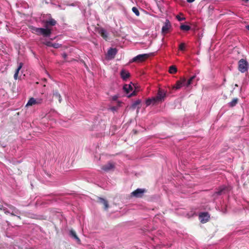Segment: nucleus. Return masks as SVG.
Listing matches in <instances>:
<instances>
[{
  "label": "nucleus",
  "instance_id": "1",
  "mask_svg": "<svg viewBox=\"0 0 249 249\" xmlns=\"http://www.w3.org/2000/svg\"><path fill=\"white\" fill-rule=\"evenodd\" d=\"M249 68V63L248 62L244 59H241L238 62V70L242 73H244L248 71Z\"/></svg>",
  "mask_w": 249,
  "mask_h": 249
},
{
  "label": "nucleus",
  "instance_id": "2",
  "mask_svg": "<svg viewBox=\"0 0 249 249\" xmlns=\"http://www.w3.org/2000/svg\"><path fill=\"white\" fill-rule=\"evenodd\" d=\"M149 56L148 54H141L137 55L132 58L130 62H137L140 63L144 61Z\"/></svg>",
  "mask_w": 249,
  "mask_h": 249
},
{
  "label": "nucleus",
  "instance_id": "3",
  "mask_svg": "<svg viewBox=\"0 0 249 249\" xmlns=\"http://www.w3.org/2000/svg\"><path fill=\"white\" fill-rule=\"evenodd\" d=\"M171 28L172 26L170 21L167 19H166L161 29L162 34L165 35L168 33L170 32Z\"/></svg>",
  "mask_w": 249,
  "mask_h": 249
},
{
  "label": "nucleus",
  "instance_id": "4",
  "mask_svg": "<svg viewBox=\"0 0 249 249\" xmlns=\"http://www.w3.org/2000/svg\"><path fill=\"white\" fill-rule=\"evenodd\" d=\"M145 192V189L138 188L131 193V196L136 198L142 197Z\"/></svg>",
  "mask_w": 249,
  "mask_h": 249
},
{
  "label": "nucleus",
  "instance_id": "5",
  "mask_svg": "<svg viewBox=\"0 0 249 249\" xmlns=\"http://www.w3.org/2000/svg\"><path fill=\"white\" fill-rule=\"evenodd\" d=\"M166 96V93L165 91L160 89L158 90L157 95L155 97V99H156V102H162L164 100V98Z\"/></svg>",
  "mask_w": 249,
  "mask_h": 249
},
{
  "label": "nucleus",
  "instance_id": "6",
  "mask_svg": "<svg viewBox=\"0 0 249 249\" xmlns=\"http://www.w3.org/2000/svg\"><path fill=\"white\" fill-rule=\"evenodd\" d=\"M115 168V164L112 162H109L107 164L103 165L101 169L105 172H107L110 171H113Z\"/></svg>",
  "mask_w": 249,
  "mask_h": 249
},
{
  "label": "nucleus",
  "instance_id": "7",
  "mask_svg": "<svg viewBox=\"0 0 249 249\" xmlns=\"http://www.w3.org/2000/svg\"><path fill=\"white\" fill-rule=\"evenodd\" d=\"M199 217L201 222L204 223L209 221L210 215L208 212L200 213L199 214Z\"/></svg>",
  "mask_w": 249,
  "mask_h": 249
},
{
  "label": "nucleus",
  "instance_id": "8",
  "mask_svg": "<svg viewBox=\"0 0 249 249\" xmlns=\"http://www.w3.org/2000/svg\"><path fill=\"white\" fill-rule=\"evenodd\" d=\"M51 33V29L47 27H45V28H40V35H42L44 37H49Z\"/></svg>",
  "mask_w": 249,
  "mask_h": 249
},
{
  "label": "nucleus",
  "instance_id": "9",
  "mask_svg": "<svg viewBox=\"0 0 249 249\" xmlns=\"http://www.w3.org/2000/svg\"><path fill=\"white\" fill-rule=\"evenodd\" d=\"M44 27L49 28L50 26H54L56 24V21L53 18H50L49 20L44 21Z\"/></svg>",
  "mask_w": 249,
  "mask_h": 249
},
{
  "label": "nucleus",
  "instance_id": "10",
  "mask_svg": "<svg viewBox=\"0 0 249 249\" xmlns=\"http://www.w3.org/2000/svg\"><path fill=\"white\" fill-rule=\"evenodd\" d=\"M117 53V50L116 48H110L107 51V56L110 59L114 58Z\"/></svg>",
  "mask_w": 249,
  "mask_h": 249
},
{
  "label": "nucleus",
  "instance_id": "11",
  "mask_svg": "<svg viewBox=\"0 0 249 249\" xmlns=\"http://www.w3.org/2000/svg\"><path fill=\"white\" fill-rule=\"evenodd\" d=\"M186 79L185 78H181L180 80L177 82L176 86L174 87L176 89H180L183 86H186Z\"/></svg>",
  "mask_w": 249,
  "mask_h": 249
},
{
  "label": "nucleus",
  "instance_id": "12",
  "mask_svg": "<svg viewBox=\"0 0 249 249\" xmlns=\"http://www.w3.org/2000/svg\"><path fill=\"white\" fill-rule=\"evenodd\" d=\"M98 33L101 35V36L105 40L107 39V34L105 29L103 28H100L98 29Z\"/></svg>",
  "mask_w": 249,
  "mask_h": 249
},
{
  "label": "nucleus",
  "instance_id": "13",
  "mask_svg": "<svg viewBox=\"0 0 249 249\" xmlns=\"http://www.w3.org/2000/svg\"><path fill=\"white\" fill-rule=\"evenodd\" d=\"M43 44L48 47H53V48H56V49L59 48L61 46V45L58 43H53L51 42V41H46L45 42H44Z\"/></svg>",
  "mask_w": 249,
  "mask_h": 249
},
{
  "label": "nucleus",
  "instance_id": "14",
  "mask_svg": "<svg viewBox=\"0 0 249 249\" xmlns=\"http://www.w3.org/2000/svg\"><path fill=\"white\" fill-rule=\"evenodd\" d=\"M98 202L99 203H100V204H102L104 205V208L106 210L107 209V208H108V202L106 199H104L103 198H101V197H99L98 198Z\"/></svg>",
  "mask_w": 249,
  "mask_h": 249
},
{
  "label": "nucleus",
  "instance_id": "15",
  "mask_svg": "<svg viewBox=\"0 0 249 249\" xmlns=\"http://www.w3.org/2000/svg\"><path fill=\"white\" fill-rule=\"evenodd\" d=\"M130 73L127 71L124 70H123L121 71V77L124 80H126L127 78L130 77Z\"/></svg>",
  "mask_w": 249,
  "mask_h": 249
},
{
  "label": "nucleus",
  "instance_id": "16",
  "mask_svg": "<svg viewBox=\"0 0 249 249\" xmlns=\"http://www.w3.org/2000/svg\"><path fill=\"white\" fill-rule=\"evenodd\" d=\"M53 97L56 99L58 100L59 103H60L62 100L61 96L60 93L57 90H54L53 91Z\"/></svg>",
  "mask_w": 249,
  "mask_h": 249
},
{
  "label": "nucleus",
  "instance_id": "17",
  "mask_svg": "<svg viewBox=\"0 0 249 249\" xmlns=\"http://www.w3.org/2000/svg\"><path fill=\"white\" fill-rule=\"evenodd\" d=\"M70 235L71 236L73 237L74 239L76 240V242L78 243H80V242H81V240L80 239H79V238L77 236V235H76V233L75 232V231L73 230H71L70 231Z\"/></svg>",
  "mask_w": 249,
  "mask_h": 249
},
{
  "label": "nucleus",
  "instance_id": "18",
  "mask_svg": "<svg viewBox=\"0 0 249 249\" xmlns=\"http://www.w3.org/2000/svg\"><path fill=\"white\" fill-rule=\"evenodd\" d=\"M123 89L126 94H128L130 91L132 90L133 88L130 84H125L124 86Z\"/></svg>",
  "mask_w": 249,
  "mask_h": 249
},
{
  "label": "nucleus",
  "instance_id": "19",
  "mask_svg": "<svg viewBox=\"0 0 249 249\" xmlns=\"http://www.w3.org/2000/svg\"><path fill=\"white\" fill-rule=\"evenodd\" d=\"M36 100L35 98H34L33 97L30 98L29 99V100H28V102L27 103L26 106L28 107V106H32L34 105H36Z\"/></svg>",
  "mask_w": 249,
  "mask_h": 249
},
{
  "label": "nucleus",
  "instance_id": "20",
  "mask_svg": "<svg viewBox=\"0 0 249 249\" xmlns=\"http://www.w3.org/2000/svg\"><path fill=\"white\" fill-rule=\"evenodd\" d=\"M30 28L32 30L33 33L36 34L38 36H40V28H37L36 27L31 26Z\"/></svg>",
  "mask_w": 249,
  "mask_h": 249
},
{
  "label": "nucleus",
  "instance_id": "21",
  "mask_svg": "<svg viewBox=\"0 0 249 249\" xmlns=\"http://www.w3.org/2000/svg\"><path fill=\"white\" fill-rule=\"evenodd\" d=\"M6 205L8 207V208L11 210V211H12V212H15L16 213H19V211L15 207L10 204H6Z\"/></svg>",
  "mask_w": 249,
  "mask_h": 249
},
{
  "label": "nucleus",
  "instance_id": "22",
  "mask_svg": "<svg viewBox=\"0 0 249 249\" xmlns=\"http://www.w3.org/2000/svg\"><path fill=\"white\" fill-rule=\"evenodd\" d=\"M180 29L183 31H188L191 29V27L187 25L181 24Z\"/></svg>",
  "mask_w": 249,
  "mask_h": 249
},
{
  "label": "nucleus",
  "instance_id": "23",
  "mask_svg": "<svg viewBox=\"0 0 249 249\" xmlns=\"http://www.w3.org/2000/svg\"><path fill=\"white\" fill-rule=\"evenodd\" d=\"M177 71V69L175 66L172 65L169 67V72L171 74H174Z\"/></svg>",
  "mask_w": 249,
  "mask_h": 249
},
{
  "label": "nucleus",
  "instance_id": "24",
  "mask_svg": "<svg viewBox=\"0 0 249 249\" xmlns=\"http://www.w3.org/2000/svg\"><path fill=\"white\" fill-rule=\"evenodd\" d=\"M157 102H156V99H155V98L153 97L152 99H148L146 101V106H149L151 103L155 104V103H157Z\"/></svg>",
  "mask_w": 249,
  "mask_h": 249
},
{
  "label": "nucleus",
  "instance_id": "25",
  "mask_svg": "<svg viewBox=\"0 0 249 249\" xmlns=\"http://www.w3.org/2000/svg\"><path fill=\"white\" fill-rule=\"evenodd\" d=\"M196 77V75H194L192 76L187 81H186V86L187 87H188L190 85L192 84V81L195 79Z\"/></svg>",
  "mask_w": 249,
  "mask_h": 249
},
{
  "label": "nucleus",
  "instance_id": "26",
  "mask_svg": "<svg viewBox=\"0 0 249 249\" xmlns=\"http://www.w3.org/2000/svg\"><path fill=\"white\" fill-rule=\"evenodd\" d=\"M226 191V188H220L218 191L215 192V193L218 195H221L223 194V193H225Z\"/></svg>",
  "mask_w": 249,
  "mask_h": 249
},
{
  "label": "nucleus",
  "instance_id": "27",
  "mask_svg": "<svg viewBox=\"0 0 249 249\" xmlns=\"http://www.w3.org/2000/svg\"><path fill=\"white\" fill-rule=\"evenodd\" d=\"M140 103H141V101L140 100H138L132 104L131 107L133 109H135L136 108V106L137 105H139Z\"/></svg>",
  "mask_w": 249,
  "mask_h": 249
},
{
  "label": "nucleus",
  "instance_id": "28",
  "mask_svg": "<svg viewBox=\"0 0 249 249\" xmlns=\"http://www.w3.org/2000/svg\"><path fill=\"white\" fill-rule=\"evenodd\" d=\"M132 10L135 14V15L137 16H140V12H139L138 9L136 7H133L132 9Z\"/></svg>",
  "mask_w": 249,
  "mask_h": 249
},
{
  "label": "nucleus",
  "instance_id": "29",
  "mask_svg": "<svg viewBox=\"0 0 249 249\" xmlns=\"http://www.w3.org/2000/svg\"><path fill=\"white\" fill-rule=\"evenodd\" d=\"M22 66H23V63H21H21H20L19 64V65H18V68L16 69V71H15V73H18H18H19V71H20V70L22 68Z\"/></svg>",
  "mask_w": 249,
  "mask_h": 249
},
{
  "label": "nucleus",
  "instance_id": "30",
  "mask_svg": "<svg viewBox=\"0 0 249 249\" xmlns=\"http://www.w3.org/2000/svg\"><path fill=\"white\" fill-rule=\"evenodd\" d=\"M185 45L184 43H181L179 45V49L182 51L185 50Z\"/></svg>",
  "mask_w": 249,
  "mask_h": 249
},
{
  "label": "nucleus",
  "instance_id": "31",
  "mask_svg": "<svg viewBox=\"0 0 249 249\" xmlns=\"http://www.w3.org/2000/svg\"><path fill=\"white\" fill-rule=\"evenodd\" d=\"M35 99L36 100V105L40 104L43 102L42 99L40 98H36Z\"/></svg>",
  "mask_w": 249,
  "mask_h": 249
},
{
  "label": "nucleus",
  "instance_id": "32",
  "mask_svg": "<svg viewBox=\"0 0 249 249\" xmlns=\"http://www.w3.org/2000/svg\"><path fill=\"white\" fill-rule=\"evenodd\" d=\"M137 92L136 91H133L130 95L128 96V97H132L136 95Z\"/></svg>",
  "mask_w": 249,
  "mask_h": 249
},
{
  "label": "nucleus",
  "instance_id": "33",
  "mask_svg": "<svg viewBox=\"0 0 249 249\" xmlns=\"http://www.w3.org/2000/svg\"><path fill=\"white\" fill-rule=\"evenodd\" d=\"M3 211L4 212V213H6V214H8V213H10V211H9L7 210V208H5V207L3 208Z\"/></svg>",
  "mask_w": 249,
  "mask_h": 249
},
{
  "label": "nucleus",
  "instance_id": "34",
  "mask_svg": "<svg viewBox=\"0 0 249 249\" xmlns=\"http://www.w3.org/2000/svg\"><path fill=\"white\" fill-rule=\"evenodd\" d=\"M236 52L238 54H239L241 53L240 51L239 50L238 48H237L236 47H234V52Z\"/></svg>",
  "mask_w": 249,
  "mask_h": 249
},
{
  "label": "nucleus",
  "instance_id": "35",
  "mask_svg": "<svg viewBox=\"0 0 249 249\" xmlns=\"http://www.w3.org/2000/svg\"><path fill=\"white\" fill-rule=\"evenodd\" d=\"M177 18L178 19V20L179 21H181V20H184L185 18H180L179 16H177Z\"/></svg>",
  "mask_w": 249,
  "mask_h": 249
},
{
  "label": "nucleus",
  "instance_id": "36",
  "mask_svg": "<svg viewBox=\"0 0 249 249\" xmlns=\"http://www.w3.org/2000/svg\"><path fill=\"white\" fill-rule=\"evenodd\" d=\"M110 109L113 111H116L117 107H112L110 108Z\"/></svg>",
  "mask_w": 249,
  "mask_h": 249
},
{
  "label": "nucleus",
  "instance_id": "37",
  "mask_svg": "<svg viewBox=\"0 0 249 249\" xmlns=\"http://www.w3.org/2000/svg\"><path fill=\"white\" fill-rule=\"evenodd\" d=\"M62 57L64 58V59H66L67 57V54L66 53H63L62 54Z\"/></svg>",
  "mask_w": 249,
  "mask_h": 249
},
{
  "label": "nucleus",
  "instance_id": "38",
  "mask_svg": "<svg viewBox=\"0 0 249 249\" xmlns=\"http://www.w3.org/2000/svg\"><path fill=\"white\" fill-rule=\"evenodd\" d=\"M18 74L15 73L14 77L15 79H17Z\"/></svg>",
  "mask_w": 249,
  "mask_h": 249
},
{
  "label": "nucleus",
  "instance_id": "39",
  "mask_svg": "<svg viewBox=\"0 0 249 249\" xmlns=\"http://www.w3.org/2000/svg\"><path fill=\"white\" fill-rule=\"evenodd\" d=\"M9 213H10L11 215H13V216H16V214H17L15 212H12V211H11V212H10Z\"/></svg>",
  "mask_w": 249,
  "mask_h": 249
},
{
  "label": "nucleus",
  "instance_id": "40",
  "mask_svg": "<svg viewBox=\"0 0 249 249\" xmlns=\"http://www.w3.org/2000/svg\"><path fill=\"white\" fill-rule=\"evenodd\" d=\"M230 105L231 107H233V100L230 102Z\"/></svg>",
  "mask_w": 249,
  "mask_h": 249
},
{
  "label": "nucleus",
  "instance_id": "41",
  "mask_svg": "<svg viewBox=\"0 0 249 249\" xmlns=\"http://www.w3.org/2000/svg\"><path fill=\"white\" fill-rule=\"evenodd\" d=\"M195 0H187V1L189 3H191V2H193L195 1Z\"/></svg>",
  "mask_w": 249,
  "mask_h": 249
},
{
  "label": "nucleus",
  "instance_id": "42",
  "mask_svg": "<svg viewBox=\"0 0 249 249\" xmlns=\"http://www.w3.org/2000/svg\"><path fill=\"white\" fill-rule=\"evenodd\" d=\"M118 97L117 96H114L113 97L112 99L113 100H116L117 99Z\"/></svg>",
  "mask_w": 249,
  "mask_h": 249
},
{
  "label": "nucleus",
  "instance_id": "43",
  "mask_svg": "<svg viewBox=\"0 0 249 249\" xmlns=\"http://www.w3.org/2000/svg\"><path fill=\"white\" fill-rule=\"evenodd\" d=\"M237 101H238V99L234 98V105L236 104V103L237 102Z\"/></svg>",
  "mask_w": 249,
  "mask_h": 249
},
{
  "label": "nucleus",
  "instance_id": "44",
  "mask_svg": "<svg viewBox=\"0 0 249 249\" xmlns=\"http://www.w3.org/2000/svg\"><path fill=\"white\" fill-rule=\"evenodd\" d=\"M3 208H4V207H3V206H2V205H0V210H3Z\"/></svg>",
  "mask_w": 249,
  "mask_h": 249
},
{
  "label": "nucleus",
  "instance_id": "45",
  "mask_svg": "<svg viewBox=\"0 0 249 249\" xmlns=\"http://www.w3.org/2000/svg\"><path fill=\"white\" fill-rule=\"evenodd\" d=\"M242 1L245 2H247L249 1V0H242Z\"/></svg>",
  "mask_w": 249,
  "mask_h": 249
},
{
  "label": "nucleus",
  "instance_id": "46",
  "mask_svg": "<svg viewBox=\"0 0 249 249\" xmlns=\"http://www.w3.org/2000/svg\"><path fill=\"white\" fill-rule=\"evenodd\" d=\"M247 29L249 31V25L247 26Z\"/></svg>",
  "mask_w": 249,
  "mask_h": 249
},
{
  "label": "nucleus",
  "instance_id": "47",
  "mask_svg": "<svg viewBox=\"0 0 249 249\" xmlns=\"http://www.w3.org/2000/svg\"><path fill=\"white\" fill-rule=\"evenodd\" d=\"M234 86H235V87H238V85H237V84H235V85H234Z\"/></svg>",
  "mask_w": 249,
  "mask_h": 249
}]
</instances>
